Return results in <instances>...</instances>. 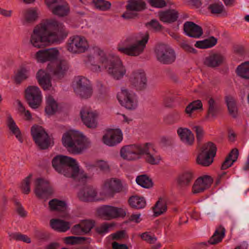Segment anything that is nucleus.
Wrapping results in <instances>:
<instances>
[{"instance_id":"17","label":"nucleus","mask_w":249,"mask_h":249,"mask_svg":"<svg viewBox=\"0 0 249 249\" xmlns=\"http://www.w3.org/2000/svg\"><path fill=\"white\" fill-rule=\"evenodd\" d=\"M127 189V185L126 184H123L120 179L116 178L107 179L103 187L105 193L108 195H112L115 193L126 191Z\"/></svg>"},{"instance_id":"10","label":"nucleus","mask_w":249,"mask_h":249,"mask_svg":"<svg viewBox=\"0 0 249 249\" xmlns=\"http://www.w3.org/2000/svg\"><path fill=\"white\" fill-rule=\"evenodd\" d=\"M216 149L215 145L212 142H208L204 145L201 152L197 157V163L203 166H209L213 162Z\"/></svg>"},{"instance_id":"3","label":"nucleus","mask_w":249,"mask_h":249,"mask_svg":"<svg viewBox=\"0 0 249 249\" xmlns=\"http://www.w3.org/2000/svg\"><path fill=\"white\" fill-rule=\"evenodd\" d=\"M52 165L59 173L78 181L86 178V174L80 171L75 160L63 155H57L52 160Z\"/></svg>"},{"instance_id":"50","label":"nucleus","mask_w":249,"mask_h":249,"mask_svg":"<svg viewBox=\"0 0 249 249\" xmlns=\"http://www.w3.org/2000/svg\"><path fill=\"white\" fill-rule=\"evenodd\" d=\"M114 226V223H104L102 224L97 226L95 230L96 232L101 235H104L109 231Z\"/></svg>"},{"instance_id":"6","label":"nucleus","mask_w":249,"mask_h":249,"mask_svg":"<svg viewBox=\"0 0 249 249\" xmlns=\"http://www.w3.org/2000/svg\"><path fill=\"white\" fill-rule=\"evenodd\" d=\"M73 89L75 93L83 99L90 98L93 93V89L89 81L82 76L75 77L73 81Z\"/></svg>"},{"instance_id":"58","label":"nucleus","mask_w":249,"mask_h":249,"mask_svg":"<svg viewBox=\"0 0 249 249\" xmlns=\"http://www.w3.org/2000/svg\"><path fill=\"white\" fill-rule=\"evenodd\" d=\"M148 2L152 7L159 8H163L166 5L165 0H149Z\"/></svg>"},{"instance_id":"64","label":"nucleus","mask_w":249,"mask_h":249,"mask_svg":"<svg viewBox=\"0 0 249 249\" xmlns=\"http://www.w3.org/2000/svg\"><path fill=\"white\" fill-rule=\"evenodd\" d=\"M112 239L114 240H119L124 238L125 236V231H120L111 234Z\"/></svg>"},{"instance_id":"20","label":"nucleus","mask_w":249,"mask_h":249,"mask_svg":"<svg viewBox=\"0 0 249 249\" xmlns=\"http://www.w3.org/2000/svg\"><path fill=\"white\" fill-rule=\"evenodd\" d=\"M80 115L84 124L90 128H95L97 127V114L90 109L83 107L80 111Z\"/></svg>"},{"instance_id":"46","label":"nucleus","mask_w":249,"mask_h":249,"mask_svg":"<svg viewBox=\"0 0 249 249\" xmlns=\"http://www.w3.org/2000/svg\"><path fill=\"white\" fill-rule=\"evenodd\" d=\"M208 104V115L212 117H215L219 110V105L212 98L209 99Z\"/></svg>"},{"instance_id":"7","label":"nucleus","mask_w":249,"mask_h":249,"mask_svg":"<svg viewBox=\"0 0 249 249\" xmlns=\"http://www.w3.org/2000/svg\"><path fill=\"white\" fill-rule=\"evenodd\" d=\"M117 99L122 106L126 108L133 110L138 106V100L135 93L129 90L126 87L121 88L117 95Z\"/></svg>"},{"instance_id":"59","label":"nucleus","mask_w":249,"mask_h":249,"mask_svg":"<svg viewBox=\"0 0 249 249\" xmlns=\"http://www.w3.org/2000/svg\"><path fill=\"white\" fill-rule=\"evenodd\" d=\"M180 47L185 51L189 53H196V50L192 46L188 44V43L185 40H182L180 43Z\"/></svg>"},{"instance_id":"63","label":"nucleus","mask_w":249,"mask_h":249,"mask_svg":"<svg viewBox=\"0 0 249 249\" xmlns=\"http://www.w3.org/2000/svg\"><path fill=\"white\" fill-rule=\"evenodd\" d=\"M61 0H46L45 4L47 7L52 11L53 8L56 6L60 2Z\"/></svg>"},{"instance_id":"51","label":"nucleus","mask_w":249,"mask_h":249,"mask_svg":"<svg viewBox=\"0 0 249 249\" xmlns=\"http://www.w3.org/2000/svg\"><path fill=\"white\" fill-rule=\"evenodd\" d=\"M208 10L213 14L222 13L224 10V6L221 2H215L210 4Z\"/></svg>"},{"instance_id":"52","label":"nucleus","mask_w":249,"mask_h":249,"mask_svg":"<svg viewBox=\"0 0 249 249\" xmlns=\"http://www.w3.org/2000/svg\"><path fill=\"white\" fill-rule=\"evenodd\" d=\"M10 240H15L16 241H22L27 243L31 242V239L27 235L22 234L18 232L12 233L9 234Z\"/></svg>"},{"instance_id":"23","label":"nucleus","mask_w":249,"mask_h":249,"mask_svg":"<svg viewBox=\"0 0 249 249\" xmlns=\"http://www.w3.org/2000/svg\"><path fill=\"white\" fill-rule=\"evenodd\" d=\"M39 12L36 8L25 9L21 13V22L23 25L27 26L34 24L38 19Z\"/></svg>"},{"instance_id":"16","label":"nucleus","mask_w":249,"mask_h":249,"mask_svg":"<svg viewBox=\"0 0 249 249\" xmlns=\"http://www.w3.org/2000/svg\"><path fill=\"white\" fill-rule=\"evenodd\" d=\"M68 69V63L64 60L51 62L47 67V71L51 74L59 79L64 77Z\"/></svg>"},{"instance_id":"40","label":"nucleus","mask_w":249,"mask_h":249,"mask_svg":"<svg viewBox=\"0 0 249 249\" xmlns=\"http://www.w3.org/2000/svg\"><path fill=\"white\" fill-rule=\"evenodd\" d=\"M236 72L237 75L241 78L249 80V61L239 65L236 68Z\"/></svg>"},{"instance_id":"35","label":"nucleus","mask_w":249,"mask_h":249,"mask_svg":"<svg viewBox=\"0 0 249 249\" xmlns=\"http://www.w3.org/2000/svg\"><path fill=\"white\" fill-rule=\"evenodd\" d=\"M49 205L51 211L61 212L62 213L61 216L62 217L65 216L67 206L65 201L53 199L49 201Z\"/></svg>"},{"instance_id":"47","label":"nucleus","mask_w":249,"mask_h":249,"mask_svg":"<svg viewBox=\"0 0 249 249\" xmlns=\"http://www.w3.org/2000/svg\"><path fill=\"white\" fill-rule=\"evenodd\" d=\"M226 101L230 114L236 117L238 110L235 100L232 97H227Z\"/></svg>"},{"instance_id":"33","label":"nucleus","mask_w":249,"mask_h":249,"mask_svg":"<svg viewBox=\"0 0 249 249\" xmlns=\"http://www.w3.org/2000/svg\"><path fill=\"white\" fill-rule=\"evenodd\" d=\"M36 78L39 85L44 90L49 89L51 87L50 74L44 71L39 70L36 73Z\"/></svg>"},{"instance_id":"32","label":"nucleus","mask_w":249,"mask_h":249,"mask_svg":"<svg viewBox=\"0 0 249 249\" xmlns=\"http://www.w3.org/2000/svg\"><path fill=\"white\" fill-rule=\"evenodd\" d=\"M6 125L11 132H12V133L16 136V138L22 143L23 140L20 131L10 114H7L6 115Z\"/></svg>"},{"instance_id":"12","label":"nucleus","mask_w":249,"mask_h":249,"mask_svg":"<svg viewBox=\"0 0 249 249\" xmlns=\"http://www.w3.org/2000/svg\"><path fill=\"white\" fill-rule=\"evenodd\" d=\"M31 134L36 143L42 149H47L51 144V140L48 134L42 127L33 126L31 128Z\"/></svg>"},{"instance_id":"11","label":"nucleus","mask_w":249,"mask_h":249,"mask_svg":"<svg viewBox=\"0 0 249 249\" xmlns=\"http://www.w3.org/2000/svg\"><path fill=\"white\" fill-rule=\"evenodd\" d=\"M142 144H133L124 146L120 150V156L124 160L134 161L142 158Z\"/></svg>"},{"instance_id":"22","label":"nucleus","mask_w":249,"mask_h":249,"mask_svg":"<svg viewBox=\"0 0 249 249\" xmlns=\"http://www.w3.org/2000/svg\"><path fill=\"white\" fill-rule=\"evenodd\" d=\"M58 51L55 48L39 50L35 54V58L38 62L53 61L58 56Z\"/></svg>"},{"instance_id":"31","label":"nucleus","mask_w":249,"mask_h":249,"mask_svg":"<svg viewBox=\"0 0 249 249\" xmlns=\"http://www.w3.org/2000/svg\"><path fill=\"white\" fill-rule=\"evenodd\" d=\"M178 13L175 9H169L159 13V18L161 21L166 23H173L177 20Z\"/></svg>"},{"instance_id":"54","label":"nucleus","mask_w":249,"mask_h":249,"mask_svg":"<svg viewBox=\"0 0 249 249\" xmlns=\"http://www.w3.org/2000/svg\"><path fill=\"white\" fill-rule=\"evenodd\" d=\"M32 175H30L26 177L22 181L21 185V189L22 192L25 194H28L30 192V183Z\"/></svg>"},{"instance_id":"55","label":"nucleus","mask_w":249,"mask_h":249,"mask_svg":"<svg viewBox=\"0 0 249 249\" xmlns=\"http://www.w3.org/2000/svg\"><path fill=\"white\" fill-rule=\"evenodd\" d=\"M141 237L142 239L150 244H154L157 240V238L154 234L148 232L142 233Z\"/></svg>"},{"instance_id":"34","label":"nucleus","mask_w":249,"mask_h":249,"mask_svg":"<svg viewBox=\"0 0 249 249\" xmlns=\"http://www.w3.org/2000/svg\"><path fill=\"white\" fill-rule=\"evenodd\" d=\"M50 224L53 229L58 232H65L71 227L70 222L59 219H52Z\"/></svg>"},{"instance_id":"42","label":"nucleus","mask_w":249,"mask_h":249,"mask_svg":"<svg viewBox=\"0 0 249 249\" xmlns=\"http://www.w3.org/2000/svg\"><path fill=\"white\" fill-rule=\"evenodd\" d=\"M217 39L213 36L209 38L197 41L195 44V46L200 49H207L214 46L217 43Z\"/></svg>"},{"instance_id":"5","label":"nucleus","mask_w":249,"mask_h":249,"mask_svg":"<svg viewBox=\"0 0 249 249\" xmlns=\"http://www.w3.org/2000/svg\"><path fill=\"white\" fill-rule=\"evenodd\" d=\"M63 145L73 154H79L89 145L90 142L78 131H71L63 134Z\"/></svg>"},{"instance_id":"15","label":"nucleus","mask_w":249,"mask_h":249,"mask_svg":"<svg viewBox=\"0 0 249 249\" xmlns=\"http://www.w3.org/2000/svg\"><path fill=\"white\" fill-rule=\"evenodd\" d=\"M98 213L104 219L108 220L125 216L126 211L123 208L105 205L98 209Z\"/></svg>"},{"instance_id":"14","label":"nucleus","mask_w":249,"mask_h":249,"mask_svg":"<svg viewBox=\"0 0 249 249\" xmlns=\"http://www.w3.org/2000/svg\"><path fill=\"white\" fill-rule=\"evenodd\" d=\"M129 81L136 90H145L147 87V79L144 71L141 70L134 71L129 76Z\"/></svg>"},{"instance_id":"28","label":"nucleus","mask_w":249,"mask_h":249,"mask_svg":"<svg viewBox=\"0 0 249 249\" xmlns=\"http://www.w3.org/2000/svg\"><path fill=\"white\" fill-rule=\"evenodd\" d=\"M97 193L91 186L86 187L78 194L79 199L83 201L89 202L96 200Z\"/></svg>"},{"instance_id":"43","label":"nucleus","mask_w":249,"mask_h":249,"mask_svg":"<svg viewBox=\"0 0 249 249\" xmlns=\"http://www.w3.org/2000/svg\"><path fill=\"white\" fill-rule=\"evenodd\" d=\"M46 104L45 111L48 114H53L57 110V104L52 96L49 95L46 97Z\"/></svg>"},{"instance_id":"29","label":"nucleus","mask_w":249,"mask_h":249,"mask_svg":"<svg viewBox=\"0 0 249 249\" xmlns=\"http://www.w3.org/2000/svg\"><path fill=\"white\" fill-rule=\"evenodd\" d=\"M224 61L223 56L219 53H212L206 57L204 64L211 68H215L220 66Z\"/></svg>"},{"instance_id":"44","label":"nucleus","mask_w":249,"mask_h":249,"mask_svg":"<svg viewBox=\"0 0 249 249\" xmlns=\"http://www.w3.org/2000/svg\"><path fill=\"white\" fill-rule=\"evenodd\" d=\"M29 70L22 67L18 70L15 75V81L17 84H20L29 77Z\"/></svg>"},{"instance_id":"37","label":"nucleus","mask_w":249,"mask_h":249,"mask_svg":"<svg viewBox=\"0 0 249 249\" xmlns=\"http://www.w3.org/2000/svg\"><path fill=\"white\" fill-rule=\"evenodd\" d=\"M238 155L239 152L237 149L234 148L232 149L223 162L221 169L222 170H226L231 167L237 160Z\"/></svg>"},{"instance_id":"27","label":"nucleus","mask_w":249,"mask_h":249,"mask_svg":"<svg viewBox=\"0 0 249 249\" xmlns=\"http://www.w3.org/2000/svg\"><path fill=\"white\" fill-rule=\"evenodd\" d=\"M194 178V172L192 170H186L178 175L177 183L180 188H185L191 184Z\"/></svg>"},{"instance_id":"53","label":"nucleus","mask_w":249,"mask_h":249,"mask_svg":"<svg viewBox=\"0 0 249 249\" xmlns=\"http://www.w3.org/2000/svg\"><path fill=\"white\" fill-rule=\"evenodd\" d=\"M97 167L102 172L108 173L110 170V165L105 160H99L96 162L95 165H91V167Z\"/></svg>"},{"instance_id":"60","label":"nucleus","mask_w":249,"mask_h":249,"mask_svg":"<svg viewBox=\"0 0 249 249\" xmlns=\"http://www.w3.org/2000/svg\"><path fill=\"white\" fill-rule=\"evenodd\" d=\"M147 24L156 31H160L162 29V25L156 19H152Z\"/></svg>"},{"instance_id":"8","label":"nucleus","mask_w":249,"mask_h":249,"mask_svg":"<svg viewBox=\"0 0 249 249\" xmlns=\"http://www.w3.org/2000/svg\"><path fill=\"white\" fill-rule=\"evenodd\" d=\"M156 58L160 63L169 65L175 62L176 56L174 50L165 44H158L155 50Z\"/></svg>"},{"instance_id":"36","label":"nucleus","mask_w":249,"mask_h":249,"mask_svg":"<svg viewBox=\"0 0 249 249\" xmlns=\"http://www.w3.org/2000/svg\"><path fill=\"white\" fill-rule=\"evenodd\" d=\"M53 14L59 17H65L70 13V7L67 3L61 1L52 10Z\"/></svg>"},{"instance_id":"41","label":"nucleus","mask_w":249,"mask_h":249,"mask_svg":"<svg viewBox=\"0 0 249 249\" xmlns=\"http://www.w3.org/2000/svg\"><path fill=\"white\" fill-rule=\"evenodd\" d=\"M128 202L131 207L136 209H142L146 205V201L144 197L137 196L130 197Z\"/></svg>"},{"instance_id":"4","label":"nucleus","mask_w":249,"mask_h":249,"mask_svg":"<svg viewBox=\"0 0 249 249\" xmlns=\"http://www.w3.org/2000/svg\"><path fill=\"white\" fill-rule=\"evenodd\" d=\"M149 38L148 33H145L141 37L136 35L130 36L122 43L118 44L117 50L128 56H138L143 53Z\"/></svg>"},{"instance_id":"24","label":"nucleus","mask_w":249,"mask_h":249,"mask_svg":"<svg viewBox=\"0 0 249 249\" xmlns=\"http://www.w3.org/2000/svg\"><path fill=\"white\" fill-rule=\"evenodd\" d=\"M213 182L212 178L208 175L198 178L195 182L193 187V194H198L208 189Z\"/></svg>"},{"instance_id":"45","label":"nucleus","mask_w":249,"mask_h":249,"mask_svg":"<svg viewBox=\"0 0 249 249\" xmlns=\"http://www.w3.org/2000/svg\"><path fill=\"white\" fill-rule=\"evenodd\" d=\"M137 183L145 188H150L153 186V182L148 176L142 175L138 176L136 179Z\"/></svg>"},{"instance_id":"62","label":"nucleus","mask_w":249,"mask_h":249,"mask_svg":"<svg viewBox=\"0 0 249 249\" xmlns=\"http://www.w3.org/2000/svg\"><path fill=\"white\" fill-rule=\"evenodd\" d=\"M137 16L136 12L133 10L126 9V11L122 15V17L125 19L133 18Z\"/></svg>"},{"instance_id":"56","label":"nucleus","mask_w":249,"mask_h":249,"mask_svg":"<svg viewBox=\"0 0 249 249\" xmlns=\"http://www.w3.org/2000/svg\"><path fill=\"white\" fill-rule=\"evenodd\" d=\"M18 111L21 115H24L26 120H30L32 118L30 112L26 110L25 107L20 101L18 102Z\"/></svg>"},{"instance_id":"1","label":"nucleus","mask_w":249,"mask_h":249,"mask_svg":"<svg viewBox=\"0 0 249 249\" xmlns=\"http://www.w3.org/2000/svg\"><path fill=\"white\" fill-rule=\"evenodd\" d=\"M64 25L54 19H47L36 25L30 34L29 44L40 49L47 44L60 43L68 36Z\"/></svg>"},{"instance_id":"13","label":"nucleus","mask_w":249,"mask_h":249,"mask_svg":"<svg viewBox=\"0 0 249 249\" xmlns=\"http://www.w3.org/2000/svg\"><path fill=\"white\" fill-rule=\"evenodd\" d=\"M25 99L29 106L33 109L37 108L42 102L41 92L37 86H31L25 91Z\"/></svg>"},{"instance_id":"57","label":"nucleus","mask_w":249,"mask_h":249,"mask_svg":"<svg viewBox=\"0 0 249 249\" xmlns=\"http://www.w3.org/2000/svg\"><path fill=\"white\" fill-rule=\"evenodd\" d=\"M192 130L196 133L197 141L200 142L204 136V132L201 126L195 125L192 127Z\"/></svg>"},{"instance_id":"30","label":"nucleus","mask_w":249,"mask_h":249,"mask_svg":"<svg viewBox=\"0 0 249 249\" xmlns=\"http://www.w3.org/2000/svg\"><path fill=\"white\" fill-rule=\"evenodd\" d=\"M177 133L181 142L189 146L193 144L195 137L190 130L186 128H179L177 130Z\"/></svg>"},{"instance_id":"21","label":"nucleus","mask_w":249,"mask_h":249,"mask_svg":"<svg viewBox=\"0 0 249 249\" xmlns=\"http://www.w3.org/2000/svg\"><path fill=\"white\" fill-rule=\"evenodd\" d=\"M35 193L39 198H44L52 193L49 182L42 178H37L36 181Z\"/></svg>"},{"instance_id":"48","label":"nucleus","mask_w":249,"mask_h":249,"mask_svg":"<svg viewBox=\"0 0 249 249\" xmlns=\"http://www.w3.org/2000/svg\"><path fill=\"white\" fill-rule=\"evenodd\" d=\"M166 209L167 207L165 202L163 199L160 198L153 207L154 215L158 216L162 214L166 211Z\"/></svg>"},{"instance_id":"39","label":"nucleus","mask_w":249,"mask_h":249,"mask_svg":"<svg viewBox=\"0 0 249 249\" xmlns=\"http://www.w3.org/2000/svg\"><path fill=\"white\" fill-rule=\"evenodd\" d=\"M225 229L221 226L218 227L215 231L213 235L210 238L208 242L211 245L216 244L221 242L225 236Z\"/></svg>"},{"instance_id":"2","label":"nucleus","mask_w":249,"mask_h":249,"mask_svg":"<svg viewBox=\"0 0 249 249\" xmlns=\"http://www.w3.org/2000/svg\"><path fill=\"white\" fill-rule=\"evenodd\" d=\"M91 69L95 72L105 70L113 79H122L126 73L125 67L119 56L113 53H106L98 47L92 49L89 56Z\"/></svg>"},{"instance_id":"49","label":"nucleus","mask_w":249,"mask_h":249,"mask_svg":"<svg viewBox=\"0 0 249 249\" xmlns=\"http://www.w3.org/2000/svg\"><path fill=\"white\" fill-rule=\"evenodd\" d=\"M92 2L95 8L102 11L108 10L111 5L110 2L106 0H93Z\"/></svg>"},{"instance_id":"19","label":"nucleus","mask_w":249,"mask_h":249,"mask_svg":"<svg viewBox=\"0 0 249 249\" xmlns=\"http://www.w3.org/2000/svg\"><path fill=\"white\" fill-rule=\"evenodd\" d=\"M123 139V134L119 129H109L103 137V142L109 146H113L119 143Z\"/></svg>"},{"instance_id":"61","label":"nucleus","mask_w":249,"mask_h":249,"mask_svg":"<svg viewBox=\"0 0 249 249\" xmlns=\"http://www.w3.org/2000/svg\"><path fill=\"white\" fill-rule=\"evenodd\" d=\"M66 240H67L66 242L67 243L73 244L74 242H77V240L84 241L85 240H88V242H89L91 240V239L90 238H86L85 237H75L70 236V237H67L66 238Z\"/></svg>"},{"instance_id":"25","label":"nucleus","mask_w":249,"mask_h":249,"mask_svg":"<svg viewBox=\"0 0 249 249\" xmlns=\"http://www.w3.org/2000/svg\"><path fill=\"white\" fill-rule=\"evenodd\" d=\"M183 31L187 36L194 38H198L203 35L202 28L192 21H186L184 23Z\"/></svg>"},{"instance_id":"18","label":"nucleus","mask_w":249,"mask_h":249,"mask_svg":"<svg viewBox=\"0 0 249 249\" xmlns=\"http://www.w3.org/2000/svg\"><path fill=\"white\" fill-rule=\"evenodd\" d=\"M143 155L145 156L146 161L152 165L159 164L161 160L160 156L150 143H143L142 156Z\"/></svg>"},{"instance_id":"9","label":"nucleus","mask_w":249,"mask_h":249,"mask_svg":"<svg viewBox=\"0 0 249 249\" xmlns=\"http://www.w3.org/2000/svg\"><path fill=\"white\" fill-rule=\"evenodd\" d=\"M87 39L81 36H73L69 37L67 43V50L74 54L85 53L89 49Z\"/></svg>"},{"instance_id":"26","label":"nucleus","mask_w":249,"mask_h":249,"mask_svg":"<svg viewBox=\"0 0 249 249\" xmlns=\"http://www.w3.org/2000/svg\"><path fill=\"white\" fill-rule=\"evenodd\" d=\"M95 222L92 220H82L78 224L75 225L71 228V232L76 235H83L89 232L94 227Z\"/></svg>"},{"instance_id":"38","label":"nucleus","mask_w":249,"mask_h":249,"mask_svg":"<svg viewBox=\"0 0 249 249\" xmlns=\"http://www.w3.org/2000/svg\"><path fill=\"white\" fill-rule=\"evenodd\" d=\"M126 8L136 12H141L146 8V3L142 0H129Z\"/></svg>"}]
</instances>
